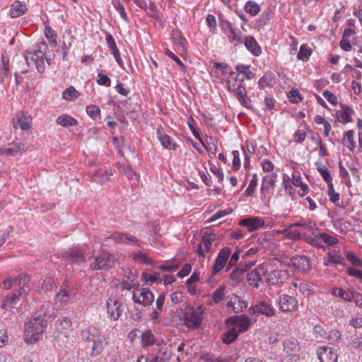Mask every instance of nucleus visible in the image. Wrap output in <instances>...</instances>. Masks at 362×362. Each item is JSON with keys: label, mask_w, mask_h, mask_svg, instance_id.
Returning <instances> with one entry per match:
<instances>
[{"label": "nucleus", "mask_w": 362, "mask_h": 362, "mask_svg": "<svg viewBox=\"0 0 362 362\" xmlns=\"http://www.w3.org/2000/svg\"><path fill=\"white\" fill-rule=\"evenodd\" d=\"M13 281L18 289L4 299L1 307L6 310H10L15 308L20 301L25 300L27 295L32 288L30 277L28 275H20L18 278L13 279Z\"/></svg>", "instance_id": "obj_1"}, {"label": "nucleus", "mask_w": 362, "mask_h": 362, "mask_svg": "<svg viewBox=\"0 0 362 362\" xmlns=\"http://www.w3.org/2000/svg\"><path fill=\"white\" fill-rule=\"evenodd\" d=\"M48 320L40 316L34 317L25 325V340L28 344L37 341L47 327Z\"/></svg>", "instance_id": "obj_2"}, {"label": "nucleus", "mask_w": 362, "mask_h": 362, "mask_svg": "<svg viewBox=\"0 0 362 362\" xmlns=\"http://www.w3.org/2000/svg\"><path fill=\"white\" fill-rule=\"evenodd\" d=\"M203 320V310L201 307L187 308L184 314V321L188 328L196 329Z\"/></svg>", "instance_id": "obj_3"}, {"label": "nucleus", "mask_w": 362, "mask_h": 362, "mask_svg": "<svg viewBox=\"0 0 362 362\" xmlns=\"http://www.w3.org/2000/svg\"><path fill=\"white\" fill-rule=\"evenodd\" d=\"M115 262V257L109 252L103 251L90 264L92 270L109 269Z\"/></svg>", "instance_id": "obj_4"}, {"label": "nucleus", "mask_w": 362, "mask_h": 362, "mask_svg": "<svg viewBox=\"0 0 362 362\" xmlns=\"http://www.w3.org/2000/svg\"><path fill=\"white\" fill-rule=\"evenodd\" d=\"M122 303L116 296L106 300L107 313L111 320L117 321L119 318L122 313Z\"/></svg>", "instance_id": "obj_5"}, {"label": "nucleus", "mask_w": 362, "mask_h": 362, "mask_svg": "<svg viewBox=\"0 0 362 362\" xmlns=\"http://www.w3.org/2000/svg\"><path fill=\"white\" fill-rule=\"evenodd\" d=\"M267 268L264 264H262L256 269L248 272L247 274V279L250 285L258 288L259 282L263 280V278L267 276Z\"/></svg>", "instance_id": "obj_6"}, {"label": "nucleus", "mask_w": 362, "mask_h": 362, "mask_svg": "<svg viewBox=\"0 0 362 362\" xmlns=\"http://www.w3.org/2000/svg\"><path fill=\"white\" fill-rule=\"evenodd\" d=\"M45 48L46 45L42 43L38 45V48L34 51L26 52L25 54V59L28 66L30 64H35L37 63L43 64V57L45 54Z\"/></svg>", "instance_id": "obj_7"}, {"label": "nucleus", "mask_w": 362, "mask_h": 362, "mask_svg": "<svg viewBox=\"0 0 362 362\" xmlns=\"http://www.w3.org/2000/svg\"><path fill=\"white\" fill-rule=\"evenodd\" d=\"M132 299L134 303L141 304L144 306L150 305L154 300L152 293L146 288H141L137 291H134Z\"/></svg>", "instance_id": "obj_8"}, {"label": "nucleus", "mask_w": 362, "mask_h": 362, "mask_svg": "<svg viewBox=\"0 0 362 362\" xmlns=\"http://www.w3.org/2000/svg\"><path fill=\"white\" fill-rule=\"evenodd\" d=\"M279 305L284 312H294L298 309V302L293 296L282 294L279 296Z\"/></svg>", "instance_id": "obj_9"}, {"label": "nucleus", "mask_w": 362, "mask_h": 362, "mask_svg": "<svg viewBox=\"0 0 362 362\" xmlns=\"http://www.w3.org/2000/svg\"><path fill=\"white\" fill-rule=\"evenodd\" d=\"M64 259L71 264L86 262L84 251L78 247L71 248L65 252Z\"/></svg>", "instance_id": "obj_10"}, {"label": "nucleus", "mask_w": 362, "mask_h": 362, "mask_svg": "<svg viewBox=\"0 0 362 362\" xmlns=\"http://www.w3.org/2000/svg\"><path fill=\"white\" fill-rule=\"evenodd\" d=\"M230 254V250L228 247L223 248L220 251L213 266L212 274H217L223 268L229 257Z\"/></svg>", "instance_id": "obj_11"}, {"label": "nucleus", "mask_w": 362, "mask_h": 362, "mask_svg": "<svg viewBox=\"0 0 362 362\" xmlns=\"http://www.w3.org/2000/svg\"><path fill=\"white\" fill-rule=\"evenodd\" d=\"M317 355L321 362H337L336 351L328 346H320L317 349Z\"/></svg>", "instance_id": "obj_12"}, {"label": "nucleus", "mask_w": 362, "mask_h": 362, "mask_svg": "<svg viewBox=\"0 0 362 362\" xmlns=\"http://www.w3.org/2000/svg\"><path fill=\"white\" fill-rule=\"evenodd\" d=\"M288 264L293 266L301 272H308L311 268L310 261L305 256H297L290 259Z\"/></svg>", "instance_id": "obj_13"}, {"label": "nucleus", "mask_w": 362, "mask_h": 362, "mask_svg": "<svg viewBox=\"0 0 362 362\" xmlns=\"http://www.w3.org/2000/svg\"><path fill=\"white\" fill-rule=\"evenodd\" d=\"M227 322L233 323L239 332L247 330L250 325V318L244 315L231 317L228 319Z\"/></svg>", "instance_id": "obj_14"}, {"label": "nucleus", "mask_w": 362, "mask_h": 362, "mask_svg": "<svg viewBox=\"0 0 362 362\" xmlns=\"http://www.w3.org/2000/svg\"><path fill=\"white\" fill-rule=\"evenodd\" d=\"M250 310L252 313L264 315L267 317L274 316L275 314V311L273 307L266 302H261L259 304L251 307Z\"/></svg>", "instance_id": "obj_15"}, {"label": "nucleus", "mask_w": 362, "mask_h": 362, "mask_svg": "<svg viewBox=\"0 0 362 362\" xmlns=\"http://www.w3.org/2000/svg\"><path fill=\"white\" fill-rule=\"evenodd\" d=\"M216 240V235L214 233H206L202 236V242L198 248V253L200 256L204 257L205 252H208Z\"/></svg>", "instance_id": "obj_16"}, {"label": "nucleus", "mask_w": 362, "mask_h": 362, "mask_svg": "<svg viewBox=\"0 0 362 362\" xmlns=\"http://www.w3.org/2000/svg\"><path fill=\"white\" fill-rule=\"evenodd\" d=\"M239 224L246 226L248 231L252 232L264 226V221L259 217L255 216L242 219Z\"/></svg>", "instance_id": "obj_17"}, {"label": "nucleus", "mask_w": 362, "mask_h": 362, "mask_svg": "<svg viewBox=\"0 0 362 362\" xmlns=\"http://www.w3.org/2000/svg\"><path fill=\"white\" fill-rule=\"evenodd\" d=\"M71 322L67 318L64 317L62 320H59L57 322V332L55 333V338L59 337L60 334L64 335L65 337L71 330Z\"/></svg>", "instance_id": "obj_18"}, {"label": "nucleus", "mask_w": 362, "mask_h": 362, "mask_svg": "<svg viewBox=\"0 0 362 362\" xmlns=\"http://www.w3.org/2000/svg\"><path fill=\"white\" fill-rule=\"evenodd\" d=\"M341 110L336 112L337 119L344 124L351 122L352 121L351 115L354 114V110L348 105H341Z\"/></svg>", "instance_id": "obj_19"}, {"label": "nucleus", "mask_w": 362, "mask_h": 362, "mask_svg": "<svg viewBox=\"0 0 362 362\" xmlns=\"http://www.w3.org/2000/svg\"><path fill=\"white\" fill-rule=\"evenodd\" d=\"M81 335L83 341L93 342L100 338L101 334L96 327H88L81 331Z\"/></svg>", "instance_id": "obj_20"}, {"label": "nucleus", "mask_w": 362, "mask_h": 362, "mask_svg": "<svg viewBox=\"0 0 362 362\" xmlns=\"http://www.w3.org/2000/svg\"><path fill=\"white\" fill-rule=\"evenodd\" d=\"M75 296V293H71L68 289H60V291L56 293L55 302L56 303H59L61 306H65L69 303V299L74 298Z\"/></svg>", "instance_id": "obj_21"}, {"label": "nucleus", "mask_w": 362, "mask_h": 362, "mask_svg": "<svg viewBox=\"0 0 362 362\" xmlns=\"http://www.w3.org/2000/svg\"><path fill=\"white\" fill-rule=\"evenodd\" d=\"M228 305L233 307L235 313H238L242 312L247 306V303L245 300L241 299L240 296L235 294H232L230 297V300L228 303Z\"/></svg>", "instance_id": "obj_22"}, {"label": "nucleus", "mask_w": 362, "mask_h": 362, "mask_svg": "<svg viewBox=\"0 0 362 362\" xmlns=\"http://www.w3.org/2000/svg\"><path fill=\"white\" fill-rule=\"evenodd\" d=\"M283 345L284 351L290 356L296 355L300 349L299 343L294 339H286Z\"/></svg>", "instance_id": "obj_23"}, {"label": "nucleus", "mask_w": 362, "mask_h": 362, "mask_svg": "<svg viewBox=\"0 0 362 362\" xmlns=\"http://www.w3.org/2000/svg\"><path fill=\"white\" fill-rule=\"evenodd\" d=\"M31 117L25 114H21L16 117L13 122V127L15 128L20 127L23 130H28L30 128Z\"/></svg>", "instance_id": "obj_24"}, {"label": "nucleus", "mask_w": 362, "mask_h": 362, "mask_svg": "<svg viewBox=\"0 0 362 362\" xmlns=\"http://www.w3.org/2000/svg\"><path fill=\"white\" fill-rule=\"evenodd\" d=\"M246 48L255 56H259L262 52L261 47L252 36H247L244 40Z\"/></svg>", "instance_id": "obj_25"}, {"label": "nucleus", "mask_w": 362, "mask_h": 362, "mask_svg": "<svg viewBox=\"0 0 362 362\" xmlns=\"http://www.w3.org/2000/svg\"><path fill=\"white\" fill-rule=\"evenodd\" d=\"M267 281L272 284H276L278 283L283 282L286 276L285 271L279 269L273 270L270 273L267 272Z\"/></svg>", "instance_id": "obj_26"}, {"label": "nucleus", "mask_w": 362, "mask_h": 362, "mask_svg": "<svg viewBox=\"0 0 362 362\" xmlns=\"http://www.w3.org/2000/svg\"><path fill=\"white\" fill-rule=\"evenodd\" d=\"M28 10L25 4H22L19 1H14L11 8V18H18L23 15Z\"/></svg>", "instance_id": "obj_27"}, {"label": "nucleus", "mask_w": 362, "mask_h": 362, "mask_svg": "<svg viewBox=\"0 0 362 362\" xmlns=\"http://www.w3.org/2000/svg\"><path fill=\"white\" fill-rule=\"evenodd\" d=\"M54 308L52 304L49 302H45L41 305L38 316L48 320V319H52L54 317Z\"/></svg>", "instance_id": "obj_28"}, {"label": "nucleus", "mask_w": 362, "mask_h": 362, "mask_svg": "<svg viewBox=\"0 0 362 362\" xmlns=\"http://www.w3.org/2000/svg\"><path fill=\"white\" fill-rule=\"evenodd\" d=\"M276 177L277 175L275 173L264 176L263 177L261 186V192L262 194L264 192H268L269 189L274 185Z\"/></svg>", "instance_id": "obj_29"}, {"label": "nucleus", "mask_w": 362, "mask_h": 362, "mask_svg": "<svg viewBox=\"0 0 362 362\" xmlns=\"http://www.w3.org/2000/svg\"><path fill=\"white\" fill-rule=\"evenodd\" d=\"M112 170H99L93 173V177L95 182L104 184L110 180V177L112 175Z\"/></svg>", "instance_id": "obj_30"}, {"label": "nucleus", "mask_w": 362, "mask_h": 362, "mask_svg": "<svg viewBox=\"0 0 362 362\" xmlns=\"http://www.w3.org/2000/svg\"><path fill=\"white\" fill-rule=\"evenodd\" d=\"M57 123L64 127L76 126L78 124L77 120L69 115L59 116L57 119Z\"/></svg>", "instance_id": "obj_31"}, {"label": "nucleus", "mask_w": 362, "mask_h": 362, "mask_svg": "<svg viewBox=\"0 0 362 362\" xmlns=\"http://www.w3.org/2000/svg\"><path fill=\"white\" fill-rule=\"evenodd\" d=\"M199 280V272L197 270L193 272L191 276L187 280L186 286L188 292L190 294H194L196 293V286L194 285L196 282Z\"/></svg>", "instance_id": "obj_32"}, {"label": "nucleus", "mask_w": 362, "mask_h": 362, "mask_svg": "<svg viewBox=\"0 0 362 362\" xmlns=\"http://www.w3.org/2000/svg\"><path fill=\"white\" fill-rule=\"evenodd\" d=\"M242 83L243 79H240L238 76L234 75V74H230L227 81L228 90L234 92L238 86L240 87V86L242 85Z\"/></svg>", "instance_id": "obj_33"}, {"label": "nucleus", "mask_w": 362, "mask_h": 362, "mask_svg": "<svg viewBox=\"0 0 362 362\" xmlns=\"http://www.w3.org/2000/svg\"><path fill=\"white\" fill-rule=\"evenodd\" d=\"M141 280L145 283H160L163 281L162 277L160 276L158 273L150 274L148 272H144L141 275Z\"/></svg>", "instance_id": "obj_34"}, {"label": "nucleus", "mask_w": 362, "mask_h": 362, "mask_svg": "<svg viewBox=\"0 0 362 362\" xmlns=\"http://www.w3.org/2000/svg\"><path fill=\"white\" fill-rule=\"evenodd\" d=\"M239 332L238 331V329H236V327H233L230 329H229L228 331H227L223 337V341L225 343V344H230L231 342H233L235 339H237V337H238L239 335Z\"/></svg>", "instance_id": "obj_35"}, {"label": "nucleus", "mask_w": 362, "mask_h": 362, "mask_svg": "<svg viewBox=\"0 0 362 362\" xmlns=\"http://www.w3.org/2000/svg\"><path fill=\"white\" fill-rule=\"evenodd\" d=\"M170 358V353L167 351V349H160L157 356H154L150 362H166Z\"/></svg>", "instance_id": "obj_36"}, {"label": "nucleus", "mask_w": 362, "mask_h": 362, "mask_svg": "<svg viewBox=\"0 0 362 362\" xmlns=\"http://www.w3.org/2000/svg\"><path fill=\"white\" fill-rule=\"evenodd\" d=\"M79 96V93L74 87L70 86L65 89L62 93V98L66 100H74Z\"/></svg>", "instance_id": "obj_37"}, {"label": "nucleus", "mask_w": 362, "mask_h": 362, "mask_svg": "<svg viewBox=\"0 0 362 362\" xmlns=\"http://www.w3.org/2000/svg\"><path fill=\"white\" fill-rule=\"evenodd\" d=\"M225 296V287L220 286L216 288L211 294L212 301L209 303L210 305L212 304V302L215 303H220Z\"/></svg>", "instance_id": "obj_38"}, {"label": "nucleus", "mask_w": 362, "mask_h": 362, "mask_svg": "<svg viewBox=\"0 0 362 362\" xmlns=\"http://www.w3.org/2000/svg\"><path fill=\"white\" fill-rule=\"evenodd\" d=\"M54 288V281L52 277L48 276L46 277L42 283L40 289L39 290L40 293H48L51 291L52 288Z\"/></svg>", "instance_id": "obj_39"}, {"label": "nucleus", "mask_w": 362, "mask_h": 362, "mask_svg": "<svg viewBox=\"0 0 362 362\" xmlns=\"http://www.w3.org/2000/svg\"><path fill=\"white\" fill-rule=\"evenodd\" d=\"M202 358L204 361H205L206 362H232L233 361V358L231 356L225 357V358H223V357L216 358L209 354H203L202 356Z\"/></svg>", "instance_id": "obj_40"}, {"label": "nucleus", "mask_w": 362, "mask_h": 362, "mask_svg": "<svg viewBox=\"0 0 362 362\" xmlns=\"http://www.w3.org/2000/svg\"><path fill=\"white\" fill-rule=\"evenodd\" d=\"M344 255L347 260L354 267H362V260L359 259L353 252L345 251Z\"/></svg>", "instance_id": "obj_41"}, {"label": "nucleus", "mask_w": 362, "mask_h": 362, "mask_svg": "<svg viewBox=\"0 0 362 362\" xmlns=\"http://www.w3.org/2000/svg\"><path fill=\"white\" fill-rule=\"evenodd\" d=\"M328 261L333 264H344V259L339 254V251L332 250L328 253Z\"/></svg>", "instance_id": "obj_42"}, {"label": "nucleus", "mask_w": 362, "mask_h": 362, "mask_svg": "<svg viewBox=\"0 0 362 362\" xmlns=\"http://www.w3.org/2000/svg\"><path fill=\"white\" fill-rule=\"evenodd\" d=\"M314 226H315V224L310 219L305 220V219L302 218L300 221H296L294 223H293L292 225H291L289 226V228L303 227L308 230H312L313 229H314Z\"/></svg>", "instance_id": "obj_43"}, {"label": "nucleus", "mask_w": 362, "mask_h": 362, "mask_svg": "<svg viewBox=\"0 0 362 362\" xmlns=\"http://www.w3.org/2000/svg\"><path fill=\"white\" fill-rule=\"evenodd\" d=\"M228 40L230 43L234 44L237 46L238 44H241L243 40L233 28H230V31L226 33Z\"/></svg>", "instance_id": "obj_44"}, {"label": "nucleus", "mask_w": 362, "mask_h": 362, "mask_svg": "<svg viewBox=\"0 0 362 362\" xmlns=\"http://www.w3.org/2000/svg\"><path fill=\"white\" fill-rule=\"evenodd\" d=\"M354 134V132L353 130H349L346 133L343 139L344 145L351 151H353L355 147Z\"/></svg>", "instance_id": "obj_45"}, {"label": "nucleus", "mask_w": 362, "mask_h": 362, "mask_svg": "<svg viewBox=\"0 0 362 362\" xmlns=\"http://www.w3.org/2000/svg\"><path fill=\"white\" fill-rule=\"evenodd\" d=\"M317 170L323 177L324 180L327 182V185H329V184H333L329 170L325 165L319 166L317 167Z\"/></svg>", "instance_id": "obj_46"}, {"label": "nucleus", "mask_w": 362, "mask_h": 362, "mask_svg": "<svg viewBox=\"0 0 362 362\" xmlns=\"http://www.w3.org/2000/svg\"><path fill=\"white\" fill-rule=\"evenodd\" d=\"M245 10L247 13L255 16L259 12V6L257 4L252 1H248L245 6Z\"/></svg>", "instance_id": "obj_47"}, {"label": "nucleus", "mask_w": 362, "mask_h": 362, "mask_svg": "<svg viewBox=\"0 0 362 362\" xmlns=\"http://www.w3.org/2000/svg\"><path fill=\"white\" fill-rule=\"evenodd\" d=\"M312 54L310 48L307 47L305 45H303L300 47V51L298 54V59L305 61L308 59Z\"/></svg>", "instance_id": "obj_48"}, {"label": "nucleus", "mask_w": 362, "mask_h": 362, "mask_svg": "<svg viewBox=\"0 0 362 362\" xmlns=\"http://www.w3.org/2000/svg\"><path fill=\"white\" fill-rule=\"evenodd\" d=\"M160 141L162 146L165 148L174 149L176 146V144L172 141L171 138L168 135H160Z\"/></svg>", "instance_id": "obj_49"}, {"label": "nucleus", "mask_w": 362, "mask_h": 362, "mask_svg": "<svg viewBox=\"0 0 362 362\" xmlns=\"http://www.w3.org/2000/svg\"><path fill=\"white\" fill-rule=\"evenodd\" d=\"M92 354L98 356L101 354L103 351V343L102 336L100 338L93 341Z\"/></svg>", "instance_id": "obj_50"}, {"label": "nucleus", "mask_w": 362, "mask_h": 362, "mask_svg": "<svg viewBox=\"0 0 362 362\" xmlns=\"http://www.w3.org/2000/svg\"><path fill=\"white\" fill-rule=\"evenodd\" d=\"M332 294L344 299L346 301L350 302L351 300L352 295L351 296L346 291L342 288H332Z\"/></svg>", "instance_id": "obj_51"}, {"label": "nucleus", "mask_w": 362, "mask_h": 362, "mask_svg": "<svg viewBox=\"0 0 362 362\" xmlns=\"http://www.w3.org/2000/svg\"><path fill=\"white\" fill-rule=\"evenodd\" d=\"M320 239L326 244L329 245H334L339 241L338 238L334 235H331L326 233L320 234Z\"/></svg>", "instance_id": "obj_52"}, {"label": "nucleus", "mask_w": 362, "mask_h": 362, "mask_svg": "<svg viewBox=\"0 0 362 362\" xmlns=\"http://www.w3.org/2000/svg\"><path fill=\"white\" fill-rule=\"evenodd\" d=\"M290 102L293 103H298L302 100V97L299 90L297 88H292L288 94Z\"/></svg>", "instance_id": "obj_53"}, {"label": "nucleus", "mask_w": 362, "mask_h": 362, "mask_svg": "<svg viewBox=\"0 0 362 362\" xmlns=\"http://www.w3.org/2000/svg\"><path fill=\"white\" fill-rule=\"evenodd\" d=\"M87 114L93 119L100 118V110L95 105H89L86 107Z\"/></svg>", "instance_id": "obj_54"}, {"label": "nucleus", "mask_w": 362, "mask_h": 362, "mask_svg": "<svg viewBox=\"0 0 362 362\" xmlns=\"http://www.w3.org/2000/svg\"><path fill=\"white\" fill-rule=\"evenodd\" d=\"M236 70L245 76L247 79H252L254 77V74L250 71L249 66L238 64L236 66Z\"/></svg>", "instance_id": "obj_55"}, {"label": "nucleus", "mask_w": 362, "mask_h": 362, "mask_svg": "<svg viewBox=\"0 0 362 362\" xmlns=\"http://www.w3.org/2000/svg\"><path fill=\"white\" fill-rule=\"evenodd\" d=\"M45 35L49 43L54 44V45H57V33L51 27L47 26L45 28Z\"/></svg>", "instance_id": "obj_56"}, {"label": "nucleus", "mask_w": 362, "mask_h": 362, "mask_svg": "<svg viewBox=\"0 0 362 362\" xmlns=\"http://www.w3.org/2000/svg\"><path fill=\"white\" fill-rule=\"evenodd\" d=\"M121 171L127 176L129 180H137V175L131 166L120 165Z\"/></svg>", "instance_id": "obj_57"}, {"label": "nucleus", "mask_w": 362, "mask_h": 362, "mask_svg": "<svg viewBox=\"0 0 362 362\" xmlns=\"http://www.w3.org/2000/svg\"><path fill=\"white\" fill-rule=\"evenodd\" d=\"M232 212L233 209L231 208H228L224 210H219L209 219V222L216 221L226 215L230 214Z\"/></svg>", "instance_id": "obj_58"}, {"label": "nucleus", "mask_w": 362, "mask_h": 362, "mask_svg": "<svg viewBox=\"0 0 362 362\" xmlns=\"http://www.w3.org/2000/svg\"><path fill=\"white\" fill-rule=\"evenodd\" d=\"M243 276L244 274L241 272V270L235 269L233 270L230 275V279L233 281V283L236 284L243 280Z\"/></svg>", "instance_id": "obj_59"}, {"label": "nucleus", "mask_w": 362, "mask_h": 362, "mask_svg": "<svg viewBox=\"0 0 362 362\" xmlns=\"http://www.w3.org/2000/svg\"><path fill=\"white\" fill-rule=\"evenodd\" d=\"M180 267L179 263H173L171 262H168L165 264H162L159 266V269H162L163 271H167V272H175Z\"/></svg>", "instance_id": "obj_60"}, {"label": "nucleus", "mask_w": 362, "mask_h": 362, "mask_svg": "<svg viewBox=\"0 0 362 362\" xmlns=\"http://www.w3.org/2000/svg\"><path fill=\"white\" fill-rule=\"evenodd\" d=\"M328 196L332 203H336L339 200V194L334 191L333 184L328 185Z\"/></svg>", "instance_id": "obj_61"}, {"label": "nucleus", "mask_w": 362, "mask_h": 362, "mask_svg": "<svg viewBox=\"0 0 362 362\" xmlns=\"http://www.w3.org/2000/svg\"><path fill=\"white\" fill-rule=\"evenodd\" d=\"M322 95L330 104L333 105H337L338 104V100L337 96L329 90H325Z\"/></svg>", "instance_id": "obj_62"}, {"label": "nucleus", "mask_w": 362, "mask_h": 362, "mask_svg": "<svg viewBox=\"0 0 362 362\" xmlns=\"http://www.w3.org/2000/svg\"><path fill=\"white\" fill-rule=\"evenodd\" d=\"M133 258L135 261L139 262L141 263L151 264L152 262V260L149 259L144 254L141 252H136L134 254Z\"/></svg>", "instance_id": "obj_63"}, {"label": "nucleus", "mask_w": 362, "mask_h": 362, "mask_svg": "<svg viewBox=\"0 0 362 362\" xmlns=\"http://www.w3.org/2000/svg\"><path fill=\"white\" fill-rule=\"evenodd\" d=\"M237 92V94L239 97L240 101L244 105H246L247 100H246V90L245 88L240 85V87L238 86V88L235 89Z\"/></svg>", "instance_id": "obj_64"}]
</instances>
